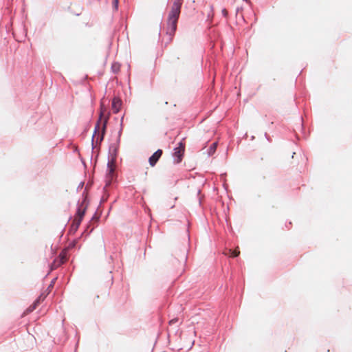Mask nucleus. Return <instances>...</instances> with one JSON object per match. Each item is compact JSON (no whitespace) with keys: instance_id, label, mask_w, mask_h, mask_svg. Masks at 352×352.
Instances as JSON below:
<instances>
[{"instance_id":"obj_4","label":"nucleus","mask_w":352,"mask_h":352,"mask_svg":"<svg viewBox=\"0 0 352 352\" xmlns=\"http://www.w3.org/2000/svg\"><path fill=\"white\" fill-rule=\"evenodd\" d=\"M185 151V143L180 142L178 146L174 149L173 157L175 158V162L179 164L182 161L183 156Z\"/></svg>"},{"instance_id":"obj_9","label":"nucleus","mask_w":352,"mask_h":352,"mask_svg":"<svg viewBox=\"0 0 352 352\" xmlns=\"http://www.w3.org/2000/svg\"><path fill=\"white\" fill-rule=\"evenodd\" d=\"M42 296H41L38 299H36L34 302L25 311V314H29L33 311L36 307L39 305L40 301L41 300Z\"/></svg>"},{"instance_id":"obj_17","label":"nucleus","mask_w":352,"mask_h":352,"mask_svg":"<svg viewBox=\"0 0 352 352\" xmlns=\"http://www.w3.org/2000/svg\"><path fill=\"white\" fill-rule=\"evenodd\" d=\"M53 285H54V281L52 282V283L50 284V287H53Z\"/></svg>"},{"instance_id":"obj_13","label":"nucleus","mask_w":352,"mask_h":352,"mask_svg":"<svg viewBox=\"0 0 352 352\" xmlns=\"http://www.w3.org/2000/svg\"><path fill=\"white\" fill-rule=\"evenodd\" d=\"M113 8L116 10L118 8V0H113L112 2Z\"/></svg>"},{"instance_id":"obj_1","label":"nucleus","mask_w":352,"mask_h":352,"mask_svg":"<svg viewBox=\"0 0 352 352\" xmlns=\"http://www.w3.org/2000/svg\"><path fill=\"white\" fill-rule=\"evenodd\" d=\"M104 111L105 109H104L103 105L101 104L100 118L96 125L94 133L93 135V141H96V144L100 143L104 138L106 124L108 120L107 117H104Z\"/></svg>"},{"instance_id":"obj_14","label":"nucleus","mask_w":352,"mask_h":352,"mask_svg":"<svg viewBox=\"0 0 352 352\" xmlns=\"http://www.w3.org/2000/svg\"><path fill=\"white\" fill-rule=\"evenodd\" d=\"M112 69L114 72H117L118 70H119V65L118 64H113L112 65Z\"/></svg>"},{"instance_id":"obj_2","label":"nucleus","mask_w":352,"mask_h":352,"mask_svg":"<svg viewBox=\"0 0 352 352\" xmlns=\"http://www.w3.org/2000/svg\"><path fill=\"white\" fill-rule=\"evenodd\" d=\"M179 14V13L172 11L169 12L167 21L166 34L170 36V40L172 39V37L177 30V23Z\"/></svg>"},{"instance_id":"obj_10","label":"nucleus","mask_w":352,"mask_h":352,"mask_svg":"<svg viewBox=\"0 0 352 352\" xmlns=\"http://www.w3.org/2000/svg\"><path fill=\"white\" fill-rule=\"evenodd\" d=\"M239 254H240V251L238 248H236L234 250H228V252H225L226 255L229 254L232 257L238 256L239 255Z\"/></svg>"},{"instance_id":"obj_3","label":"nucleus","mask_w":352,"mask_h":352,"mask_svg":"<svg viewBox=\"0 0 352 352\" xmlns=\"http://www.w3.org/2000/svg\"><path fill=\"white\" fill-rule=\"evenodd\" d=\"M85 212V208L82 206H80L78 208V211L76 215L75 216L73 222L72 223L71 228L74 231H76L81 223V221L84 217Z\"/></svg>"},{"instance_id":"obj_16","label":"nucleus","mask_w":352,"mask_h":352,"mask_svg":"<svg viewBox=\"0 0 352 352\" xmlns=\"http://www.w3.org/2000/svg\"><path fill=\"white\" fill-rule=\"evenodd\" d=\"M222 12H223V14L224 16H227V14H228V12H227V10H226V9H223V10H222Z\"/></svg>"},{"instance_id":"obj_7","label":"nucleus","mask_w":352,"mask_h":352,"mask_svg":"<svg viewBox=\"0 0 352 352\" xmlns=\"http://www.w3.org/2000/svg\"><path fill=\"white\" fill-rule=\"evenodd\" d=\"M182 2L183 0H175L170 11L180 14Z\"/></svg>"},{"instance_id":"obj_15","label":"nucleus","mask_w":352,"mask_h":352,"mask_svg":"<svg viewBox=\"0 0 352 352\" xmlns=\"http://www.w3.org/2000/svg\"><path fill=\"white\" fill-rule=\"evenodd\" d=\"M177 321V319H173L171 320H170L169 323L171 324H174Z\"/></svg>"},{"instance_id":"obj_6","label":"nucleus","mask_w":352,"mask_h":352,"mask_svg":"<svg viewBox=\"0 0 352 352\" xmlns=\"http://www.w3.org/2000/svg\"><path fill=\"white\" fill-rule=\"evenodd\" d=\"M163 151L161 149L156 151L148 159L151 166H154L162 155Z\"/></svg>"},{"instance_id":"obj_5","label":"nucleus","mask_w":352,"mask_h":352,"mask_svg":"<svg viewBox=\"0 0 352 352\" xmlns=\"http://www.w3.org/2000/svg\"><path fill=\"white\" fill-rule=\"evenodd\" d=\"M67 260V254L65 252L63 251L58 257L54 259V262L52 263L51 268L52 270H55L64 263Z\"/></svg>"},{"instance_id":"obj_12","label":"nucleus","mask_w":352,"mask_h":352,"mask_svg":"<svg viewBox=\"0 0 352 352\" xmlns=\"http://www.w3.org/2000/svg\"><path fill=\"white\" fill-rule=\"evenodd\" d=\"M115 167H116V165H115L113 161H111L108 163V168H109V174H111L113 173V171L115 170Z\"/></svg>"},{"instance_id":"obj_8","label":"nucleus","mask_w":352,"mask_h":352,"mask_svg":"<svg viewBox=\"0 0 352 352\" xmlns=\"http://www.w3.org/2000/svg\"><path fill=\"white\" fill-rule=\"evenodd\" d=\"M122 102L119 98H114L112 101V109L115 113H117L120 109Z\"/></svg>"},{"instance_id":"obj_11","label":"nucleus","mask_w":352,"mask_h":352,"mask_svg":"<svg viewBox=\"0 0 352 352\" xmlns=\"http://www.w3.org/2000/svg\"><path fill=\"white\" fill-rule=\"evenodd\" d=\"M217 147V142H213L210 146V148L208 151V155H213L216 151Z\"/></svg>"}]
</instances>
